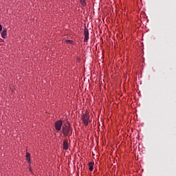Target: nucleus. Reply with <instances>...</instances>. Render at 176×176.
Returning <instances> with one entry per match:
<instances>
[{
    "mask_svg": "<svg viewBox=\"0 0 176 176\" xmlns=\"http://www.w3.org/2000/svg\"><path fill=\"white\" fill-rule=\"evenodd\" d=\"M2 30H3V26L2 25L0 24V32L2 31Z\"/></svg>",
    "mask_w": 176,
    "mask_h": 176,
    "instance_id": "f8f14e48",
    "label": "nucleus"
},
{
    "mask_svg": "<svg viewBox=\"0 0 176 176\" xmlns=\"http://www.w3.org/2000/svg\"><path fill=\"white\" fill-rule=\"evenodd\" d=\"M67 43H69V44H72L74 41L72 40H66Z\"/></svg>",
    "mask_w": 176,
    "mask_h": 176,
    "instance_id": "9d476101",
    "label": "nucleus"
},
{
    "mask_svg": "<svg viewBox=\"0 0 176 176\" xmlns=\"http://www.w3.org/2000/svg\"><path fill=\"white\" fill-rule=\"evenodd\" d=\"M8 30L7 29H3L1 34V38H3V39L6 38L7 36H8Z\"/></svg>",
    "mask_w": 176,
    "mask_h": 176,
    "instance_id": "39448f33",
    "label": "nucleus"
},
{
    "mask_svg": "<svg viewBox=\"0 0 176 176\" xmlns=\"http://www.w3.org/2000/svg\"><path fill=\"white\" fill-rule=\"evenodd\" d=\"M82 119L84 124H85L86 126L89 125V116H88V115L82 116Z\"/></svg>",
    "mask_w": 176,
    "mask_h": 176,
    "instance_id": "20e7f679",
    "label": "nucleus"
},
{
    "mask_svg": "<svg viewBox=\"0 0 176 176\" xmlns=\"http://www.w3.org/2000/svg\"><path fill=\"white\" fill-rule=\"evenodd\" d=\"M93 164H94V163H93V162H89V170H91V171H92L93 169H94Z\"/></svg>",
    "mask_w": 176,
    "mask_h": 176,
    "instance_id": "6e6552de",
    "label": "nucleus"
},
{
    "mask_svg": "<svg viewBox=\"0 0 176 176\" xmlns=\"http://www.w3.org/2000/svg\"><path fill=\"white\" fill-rule=\"evenodd\" d=\"M26 160L28 164H31V158H27Z\"/></svg>",
    "mask_w": 176,
    "mask_h": 176,
    "instance_id": "9b49d317",
    "label": "nucleus"
},
{
    "mask_svg": "<svg viewBox=\"0 0 176 176\" xmlns=\"http://www.w3.org/2000/svg\"><path fill=\"white\" fill-rule=\"evenodd\" d=\"M84 41L85 42H88L89 41V29H87V28L86 26H85V29H84Z\"/></svg>",
    "mask_w": 176,
    "mask_h": 176,
    "instance_id": "7ed1b4c3",
    "label": "nucleus"
},
{
    "mask_svg": "<svg viewBox=\"0 0 176 176\" xmlns=\"http://www.w3.org/2000/svg\"><path fill=\"white\" fill-rule=\"evenodd\" d=\"M63 149L64 150H67L69 149V144H68V140H64L63 142Z\"/></svg>",
    "mask_w": 176,
    "mask_h": 176,
    "instance_id": "423d86ee",
    "label": "nucleus"
},
{
    "mask_svg": "<svg viewBox=\"0 0 176 176\" xmlns=\"http://www.w3.org/2000/svg\"><path fill=\"white\" fill-rule=\"evenodd\" d=\"M26 159H29V158H31L30 157H31V154L30 153H26Z\"/></svg>",
    "mask_w": 176,
    "mask_h": 176,
    "instance_id": "1a4fd4ad",
    "label": "nucleus"
},
{
    "mask_svg": "<svg viewBox=\"0 0 176 176\" xmlns=\"http://www.w3.org/2000/svg\"><path fill=\"white\" fill-rule=\"evenodd\" d=\"M70 131H71V127L67 125H65V126H63L62 128V132L63 135L66 137L69 135Z\"/></svg>",
    "mask_w": 176,
    "mask_h": 176,
    "instance_id": "f257e3e1",
    "label": "nucleus"
},
{
    "mask_svg": "<svg viewBox=\"0 0 176 176\" xmlns=\"http://www.w3.org/2000/svg\"><path fill=\"white\" fill-rule=\"evenodd\" d=\"M63 121L62 120H58L55 122V129L56 131H59L61 130V128L63 126Z\"/></svg>",
    "mask_w": 176,
    "mask_h": 176,
    "instance_id": "f03ea898",
    "label": "nucleus"
},
{
    "mask_svg": "<svg viewBox=\"0 0 176 176\" xmlns=\"http://www.w3.org/2000/svg\"><path fill=\"white\" fill-rule=\"evenodd\" d=\"M80 3L84 7L87 6L86 0H80Z\"/></svg>",
    "mask_w": 176,
    "mask_h": 176,
    "instance_id": "0eeeda50",
    "label": "nucleus"
}]
</instances>
